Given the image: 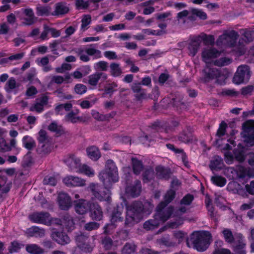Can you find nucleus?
<instances>
[{"label":"nucleus","instance_id":"obj_1","mask_svg":"<svg viewBox=\"0 0 254 254\" xmlns=\"http://www.w3.org/2000/svg\"><path fill=\"white\" fill-rule=\"evenodd\" d=\"M211 238V234L208 231L195 232L191 234L190 239H187L186 242L189 247H190L191 243L198 251L203 252L208 247Z\"/></svg>","mask_w":254,"mask_h":254},{"label":"nucleus","instance_id":"obj_2","mask_svg":"<svg viewBox=\"0 0 254 254\" xmlns=\"http://www.w3.org/2000/svg\"><path fill=\"white\" fill-rule=\"evenodd\" d=\"M99 177L106 187L111 188L119 181L118 168L112 160L106 161L105 170L99 174Z\"/></svg>","mask_w":254,"mask_h":254},{"label":"nucleus","instance_id":"obj_3","mask_svg":"<svg viewBox=\"0 0 254 254\" xmlns=\"http://www.w3.org/2000/svg\"><path fill=\"white\" fill-rule=\"evenodd\" d=\"M204 73L203 80L205 82H208L210 80L216 79V82L222 84L228 77V72L227 71H221L215 67H210L207 65L203 70Z\"/></svg>","mask_w":254,"mask_h":254},{"label":"nucleus","instance_id":"obj_4","mask_svg":"<svg viewBox=\"0 0 254 254\" xmlns=\"http://www.w3.org/2000/svg\"><path fill=\"white\" fill-rule=\"evenodd\" d=\"M103 187L98 184H91L89 186L93 195L99 200L106 201L108 203H110L111 201V197L110 193L107 188L109 187Z\"/></svg>","mask_w":254,"mask_h":254},{"label":"nucleus","instance_id":"obj_5","mask_svg":"<svg viewBox=\"0 0 254 254\" xmlns=\"http://www.w3.org/2000/svg\"><path fill=\"white\" fill-rule=\"evenodd\" d=\"M122 212L119 209V207L115 208L113 210L111 215V223L107 224L104 227V233L109 234L111 229L116 228L118 222H123L124 218L122 216Z\"/></svg>","mask_w":254,"mask_h":254},{"label":"nucleus","instance_id":"obj_6","mask_svg":"<svg viewBox=\"0 0 254 254\" xmlns=\"http://www.w3.org/2000/svg\"><path fill=\"white\" fill-rule=\"evenodd\" d=\"M75 240L78 247L84 252L91 253L93 247L90 243L89 236L84 233H80L75 237Z\"/></svg>","mask_w":254,"mask_h":254},{"label":"nucleus","instance_id":"obj_7","mask_svg":"<svg viewBox=\"0 0 254 254\" xmlns=\"http://www.w3.org/2000/svg\"><path fill=\"white\" fill-rule=\"evenodd\" d=\"M250 73L249 66L247 65L239 66L233 77V82L238 84L243 82L245 80H248L250 76Z\"/></svg>","mask_w":254,"mask_h":254},{"label":"nucleus","instance_id":"obj_8","mask_svg":"<svg viewBox=\"0 0 254 254\" xmlns=\"http://www.w3.org/2000/svg\"><path fill=\"white\" fill-rule=\"evenodd\" d=\"M29 218L34 223L43 224L47 226L51 225V217L48 212H34L29 215Z\"/></svg>","mask_w":254,"mask_h":254},{"label":"nucleus","instance_id":"obj_9","mask_svg":"<svg viewBox=\"0 0 254 254\" xmlns=\"http://www.w3.org/2000/svg\"><path fill=\"white\" fill-rule=\"evenodd\" d=\"M238 36V32L231 30L221 35L218 39V42L220 41L222 44L230 47H234Z\"/></svg>","mask_w":254,"mask_h":254},{"label":"nucleus","instance_id":"obj_10","mask_svg":"<svg viewBox=\"0 0 254 254\" xmlns=\"http://www.w3.org/2000/svg\"><path fill=\"white\" fill-rule=\"evenodd\" d=\"M51 231V238L58 244L64 246L69 243L70 238L64 231H59L55 228H52Z\"/></svg>","mask_w":254,"mask_h":254},{"label":"nucleus","instance_id":"obj_11","mask_svg":"<svg viewBox=\"0 0 254 254\" xmlns=\"http://www.w3.org/2000/svg\"><path fill=\"white\" fill-rule=\"evenodd\" d=\"M231 246L233 251L236 254H246V244L242 234L239 233L236 235V240Z\"/></svg>","mask_w":254,"mask_h":254},{"label":"nucleus","instance_id":"obj_12","mask_svg":"<svg viewBox=\"0 0 254 254\" xmlns=\"http://www.w3.org/2000/svg\"><path fill=\"white\" fill-rule=\"evenodd\" d=\"M173 212V208L169 206L165 208V207L161 206L159 207V204L157 208V212L156 213L155 218H158L160 222H164L166 221L171 216Z\"/></svg>","mask_w":254,"mask_h":254},{"label":"nucleus","instance_id":"obj_13","mask_svg":"<svg viewBox=\"0 0 254 254\" xmlns=\"http://www.w3.org/2000/svg\"><path fill=\"white\" fill-rule=\"evenodd\" d=\"M131 89L137 101H140L148 98L146 90L142 88L140 83L133 82L131 86Z\"/></svg>","mask_w":254,"mask_h":254},{"label":"nucleus","instance_id":"obj_14","mask_svg":"<svg viewBox=\"0 0 254 254\" xmlns=\"http://www.w3.org/2000/svg\"><path fill=\"white\" fill-rule=\"evenodd\" d=\"M202 38L200 36L193 37L190 39L188 46L189 55L194 57L199 49Z\"/></svg>","mask_w":254,"mask_h":254},{"label":"nucleus","instance_id":"obj_15","mask_svg":"<svg viewBox=\"0 0 254 254\" xmlns=\"http://www.w3.org/2000/svg\"><path fill=\"white\" fill-rule=\"evenodd\" d=\"M63 182L68 187H83L86 185V181L78 177L69 176L65 177Z\"/></svg>","mask_w":254,"mask_h":254},{"label":"nucleus","instance_id":"obj_16","mask_svg":"<svg viewBox=\"0 0 254 254\" xmlns=\"http://www.w3.org/2000/svg\"><path fill=\"white\" fill-rule=\"evenodd\" d=\"M141 191V182L138 180H136L133 184L127 186L126 188V193L133 197L139 196Z\"/></svg>","mask_w":254,"mask_h":254},{"label":"nucleus","instance_id":"obj_17","mask_svg":"<svg viewBox=\"0 0 254 254\" xmlns=\"http://www.w3.org/2000/svg\"><path fill=\"white\" fill-rule=\"evenodd\" d=\"M143 208L142 203L141 201H135L127 206V211H130L132 214L141 219Z\"/></svg>","mask_w":254,"mask_h":254},{"label":"nucleus","instance_id":"obj_18","mask_svg":"<svg viewBox=\"0 0 254 254\" xmlns=\"http://www.w3.org/2000/svg\"><path fill=\"white\" fill-rule=\"evenodd\" d=\"M192 132V128L190 127H186V128L179 134L178 137V140L184 143L192 142L193 140Z\"/></svg>","mask_w":254,"mask_h":254},{"label":"nucleus","instance_id":"obj_19","mask_svg":"<svg viewBox=\"0 0 254 254\" xmlns=\"http://www.w3.org/2000/svg\"><path fill=\"white\" fill-rule=\"evenodd\" d=\"M58 201L61 209L63 210H67L71 205L70 196L64 192H61L59 194Z\"/></svg>","mask_w":254,"mask_h":254},{"label":"nucleus","instance_id":"obj_20","mask_svg":"<svg viewBox=\"0 0 254 254\" xmlns=\"http://www.w3.org/2000/svg\"><path fill=\"white\" fill-rule=\"evenodd\" d=\"M74 209L76 213L79 214H85L89 207L88 202L84 199H79L74 201Z\"/></svg>","mask_w":254,"mask_h":254},{"label":"nucleus","instance_id":"obj_21","mask_svg":"<svg viewBox=\"0 0 254 254\" xmlns=\"http://www.w3.org/2000/svg\"><path fill=\"white\" fill-rule=\"evenodd\" d=\"M103 211L101 206L97 203H93L91 205L90 215L92 219L100 221L103 217Z\"/></svg>","mask_w":254,"mask_h":254},{"label":"nucleus","instance_id":"obj_22","mask_svg":"<svg viewBox=\"0 0 254 254\" xmlns=\"http://www.w3.org/2000/svg\"><path fill=\"white\" fill-rule=\"evenodd\" d=\"M156 176L159 179L168 180L172 174L170 169L165 168L161 166L155 168Z\"/></svg>","mask_w":254,"mask_h":254},{"label":"nucleus","instance_id":"obj_23","mask_svg":"<svg viewBox=\"0 0 254 254\" xmlns=\"http://www.w3.org/2000/svg\"><path fill=\"white\" fill-rule=\"evenodd\" d=\"M86 151L88 157L95 161H97L101 156L99 149L95 145L87 147Z\"/></svg>","mask_w":254,"mask_h":254},{"label":"nucleus","instance_id":"obj_24","mask_svg":"<svg viewBox=\"0 0 254 254\" xmlns=\"http://www.w3.org/2000/svg\"><path fill=\"white\" fill-rule=\"evenodd\" d=\"M220 55V52L215 48L205 49L202 53V57L206 63L211 59L217 58Z\"/></svg>","mask_w":254,"mask_h":254},{"label":"nucleus","instance_id":"obj_25","mask_svg":"<svg viewBox=\"0 0 254 254\" xmlns=\"http://www.w3.org/2000/svg\"><path fill=\"white\" fill-rule=\"evenodd\" d=\"M69 10V7L67 6L65 2H58L55 4V9L54 12L52 13V15L56 16L64 15L67 13Z\"/></svg>","mask_w":254,"mask_h":254},{"label":"nucleus","instance_id":"obj_26","mask_svg":"<svg viewBox=\"0 0 254 254\" xmlns=\"http://www.w3.org/2000/svg\"><path fill=\"white\" fill-rule=\"evenodd\" d=\"M26 234L28 237H43L45 235V230L38 226H32L28 229Z\"/></svg>","mask_w":254,"mask_h":254},{"label":"nucleus","instance_id":"obj_27","mask_svg":"<svg viewBox=\"0 0 254 254\" xmlns=\"http://www.w3.org/2000/svg\"><path fill=\"white\" fill-rule=\"evenodd\" d=\"M141 219L134 215L132 214V212L127 211L126 217L125 222V226L126 227H131L137 223Z\"/></svg>","mask_w":254,"mask_h":254},{"label":"nucleus","instance_id":"obj_28","mask_svg":"<svg viewBox=\"0 0 254 254\" xmlns=\"http://www.w3.org/2000/svg\"><path fill=\"white\" fill-rule=\"evenodd\" d=\"M64 161L71 170H73L79 166L80 160L74 155H70Z\"/></svg>","mask_w":254,"mask_h":254},{"label":"nucleus","instance_id":"obj_29","mask_svg":"<svg viewBox=\"0 0 254 254\" xmlns=\"http://www.w3.org/2000/svg\"><path fill=\"white\" fill-rule=\"evenodd\" d=\"M48 129L51 131L55 132L57 136H61L65 133L64 127L58 125L56 122L51 123L49 125Z\"/></svg>","mask_w":254,"mask_h":254},{"label":"nucleus","instance_id":"obj_30","mask_svg":"<svg viewBox=\"0 0 254 254\" xmlns=\"http://www.w3.org/2000/svg\"><path fill=\"white\" fill-rule=\"evenodd\" d=\"M63 225L67 230L71 231L74 228V223L72 217L68 214H65L63 216Z\"/></svg>","mask_w":254,"mask_h":254},{"label":"nucleus","instance_id":"obj_31","mask_svg":"<svg viewBox=\"0 0 254 254\" xmlns=\"http://www.w3.org/2000/svg\"><path fill=\"white\" fill-rule=\"evenodd\" d=\"M23 146L29 151L36 147V142L34 139L29 135H25L22 138Z\"/></svg>","mask_w":254,"mask_h":254},{"label":"nucleus","instance_id":"obj_32","mask_svg":"<svg viewBox=\"0 0 254 254\" xmlns=\"http://www.w3.org/2000/svg\"><path fill=\"white\" fill-rule=\"evenodd\" d=\"M25 250L31 254H42L44 252V250L42 248L35 244L26 245Z\"/></svg>","mask_w":254,"mask_h":254},{"label":"nucleus","instance_id":"obj_33","mask_svg":"<svg viewBox=\"0 0 254 254\" xmlns=\"http://www.w3.org/2000/svg\"><path fill=\"white\" fill-rule=\"evenodd\" d=\"M37 15L48 16L51 13L52 8L49 5H42L38 4L36 8Z\"/></svg>","mask_w":254,"mask_h":254},{"label":"nucleus","instance_id":"obj_34","mask_svg":"<svg viewBox=\"0 0 254 254\" xmlns=\"http://www.w3.org/2000/svg\"><path fill=\"white\" fill-rule=\"evenodd\" d=\"M176 192L175 190L171 189L169 190L164 196V201L159 204V207L161 206L166 207V206L171 202L175 198Z\"/></svg>","mask_w":254,"mask_h":254},{"label":"nucleus","instance_id":"obj_35","mask_svg":"<svg viewBox=\"0 0 254 254\" xmlns=\"http://www.w3.org/2000/svg\"><path fill=\"white\" fill-rule=\"evenodd\" d=\"M160 223V220L158 218H155V215L154 219L149 220L144 222L143 224V228L147 230L154 229L157 227Z\"/></svg>","mask_w":254,"mask_h":254},{"label":"nucleus","instance_id":"obj_36","mask_svg":"<svg viewBox=\"0 0 254 254\" xmlns=\"http://www.w3.org/2000/svg\"><path fill=\"white\" fill-rule=\"evenodd\" d=\"M36 151L42 156L49 154L51 152V148L49 143H39Z\"/></svg>","mask_w":254,"mask_h":254},{"label":"nucleus","instance_id":"obj_37","mask_svg":"<svg viewBox=\"0 0 254 254\" xmlns=\"http://www.w3.org/2000/svg\"><path fill=\"white\" fill-rule=\"evenodd\" d=\"M222 233L225 242L228 244L232 245L236 240V235L234 236L230 229H224Z\"/></svg>","mask_w":254,"mask_h":254},{"label":"nucleus","instance_id":"obj_38","mask_svg":"<svg viewBox=\"0 0 254 254\" xmlns=\"http://www.w3.org/2000/svg\"><path fill=\"white\" fill-rule=\"evenodd\" d=\"M19 86V85L16 83L15 79L11 77L6 82L4 86V89L7 93H10L15 88H18Z\"/></svg>","mask_w":254,"mask_h":254},{"label":"nucleus","instance_id":"obj_39","mask_svg":"<svg viewBox=\"0 0 254 254\" xmlns=\"http://www.w3.org/2000/svg\"><path fill=\"white\" fill-rule=\"evenodd\" d=\"M223 242L217 241L215 242V248L213 254H231V251L227 249L221 248Z\"/></svg>","mask_w":254,"mask_h":254},{"label":"nucleus","instance_id":"obj_40","mask_svg":"<svg viewBox=\"0 0 254 254\" xmlns=\"http://www.w3.org/2000/svg\"><path fill=\"white\" fill-rule=\"evenodd\" d=\"M131 163L134 173L136 175L140 174L143 168L142 162L136 158H132L131 159Z\"/></svg>","mask_w":254,"mask_h":254},{"label":"nucleus","instance_id":"obj_41","mask_svg":"<svg viewBox=\"0 0 254 254\" xmlns=\"http://www.w3.org/2000/svg\"><path fill=\"white\" fill-rule=\"evenodd\" d=\"M111 74L114 77H118L123 73L120 64L116 63H112L110 65Z\"/></svg>","mask_w":254,"mask_h":254},{"label":"nucleus","instance_id":"obj_42","mask_svg":"<svg viewBox=\"0 0 254 254\" xmlns=\"http://www.w3.org/2000/svg\"><path fill=\"white\" fill-rule=\"evenodd\" d=\"M34 164V160L31 156V152L28 151L26 154L24 156L22 166L25 169H28Z\"/></svg>","mask_w":254,"mask_h":254},{"label":"nucleus","instance_id":"obj_43","mask_svg":"<svg viewBox=\"0 0 254 254\" xmlns=\"http://www.w3.org/2000/svg\"><path fill=\"white\" fill-rule=\"evenodd\" d=\"M182 100L183 97L179 95H176L175 97H173L171 99L169 104L177 109L181 108L182 106L185 105Z\"/></svg>","mask_w":254,"mask_h":254},{"label":"nucleus","instance_id":"obj_44","mask_svg":"<svg viewBox=\"0 0 254 254\" xmlns=\"http://www.w3.org/2000/svg\"><path fill=\"white\" fill-rule=\"evenodd\" d=\"M223 160L219 156H215L210 162L209 167L211 170H217L221 168Z\"/></svg>","mask_w":254,"mask_h":254},{"label":"nucleus","instance_id":"obj_45","mask_svg":"<svg viewBox=\"0 0 254 254\" xmlns=\"http://www.w3.org/2000/svg\"><path fill=\"white\" fill-rule=\"evenodd\" d=\"M136 250V246L133 243H127L124 246L122 254H133Z\"/></svg>","mask_w":254,"mask_h":254},{"label":"nucleus","instance_id":"obj_46","mask_svg":"<svg viewBox=\"0 0 254 254\" xmlns=\"http://www.w3.org/2000/svg\"><path fill=\"white\" fill-rule=\"evenodd\" d=\"M94 45H90V48H87L85 50L86 53L90 56H94L95 58H100L102 57L101 52L94 48H92Z\"/></svg>","mask_w":254,"mask_h":254},{"label":"nucleus","instance_id":"obj_47","mask_svg":"<svg viewBox=\"0 0 254 254\" xmlns=\"http://www.w3.org/2000/svg\"><path fill=\"white\" fill-rule=\"evenodd\" d=\"M38 141L39 143H49V136L46 131L41 129L38 133Z\"/></svg>","mask_w":254,"mask_h":254},{"label":"nucleus","instance_id":"obj_48","mask_svg":"<svg viewBox=\"0 0 254 254\" xmlns=\"http://www.w3.org/2000/svg\"><path fill=\"white\" fill-rule=\"evenodd\" d=\"M243 35L244 38H242V41L246 43L252 42L254 39V31L246 30ZM241 40H240L239 42H241Z\"/></svg>","mask_w":254,"mask_h":254},{"label":"nucleus","instance_id":"obj_49","mask_svg":"<svg viewBox=\"0 0 254 254\" xmlns=\"http://www.w3.org/2000/svg\"><path fill=\"white\" fill-rule=\"evenodd\" d=\"M211 180L213 184L220 187L224 186L226 183V179L219 176H213Z\"/></svg>","mask_w":254,"mask_h":254},{"label":"nucleus","instance_id":"obj_50","mask_svg":"<svg viewBox=\"0 0 254 254\" xmlns=\"http://www.w3.org/2000/svg\"><path fill=\"white\" fill-rule=\"evenodd\" d=\"M102 244L106 250H109L113 246V241L110 237L106 236L102 238Z\"/></svg>","mask_w":254,"mask_h":254},{"label":"nucleus","instance_id":"obj_51","mask_svg":"<svg viewBox=\"0 0 254 254\" xmlns=\"http://www.w3.org/2000/svg\"><path fill=\"white\" fill-rule=\"evenodd\" d=\"M154 177V172L152 169H146L143 174V180L145 183L148 182L153 179Z\"/></svg>","mask_w":254,"mask_h":254},{"label":"nucleus","instance_id":"obj_52","mask_svg":"<svg viewBox=\"0 0 254 254\" xmlns=\"http://www.w3.org/2000/svg\"><path fill=\"white\" fill-rule=\"evenodd\" d=\"M231 62V59L224 57L215 60L214 62V64L215 65L218 66H223L230 64Z\"/></svg>","mask_w":254,"mask_h":254},{"label":"nucleus","instance_id":"obj_53","mask_svg":"<svg viewBox=\"0 0 254 254\" xmlns=\"http://www.w3.org/2000/svg\"><path fill=\"white\" fill-rule=\"evenodd\" d=\"M11 150V146L6 142L3 137L0 138V152H4L10 151Z\"/></svg>","mask_w":254,"mask_h":254},{"label":"nucleus","instance_id":"obj_54","mask_svg":"<svg viewBox=\"0 0 254 254\" xmlns=\"http://www.w3.org/2000/svg\"><path fill=\"white\" fill-rule=\"evenodd\" d=\"M143 205V210H142V214L145 215H149L152 212L153 209V204L148 201H146L144 203H142Z\"/></svg>","mask_w":254,"mask_h":254},{"label":"nucleus","instance_id":"obj_55","mask_svg":"<svg viewBox=\"0 0 254 254\" xmlns=\"http://www.w3.org/2000/svg\"><path fill=\"white\" fill-rule=\"evenodd\" d=\"M193 199V195L188 193L183 197L180 201V203L182 205H189L191 204Z\"/></svg>","mask_w":254,"mask_h":254},{"label":"nucleus","instance_id":"obj_56","mask_svg":"<svg viewBox=\"0 0 254 254\" xmlns=\"http://www.w3.org/2000/svg\"><path fill=\"white\" fill-rule=\"evenodd\" d=\"M87 90V87L82 84L78 83L74 86L75 92L79 95H82L86 92Z\"/></svg>","mask_w":254,"mask_h":254},{"label":"nucleus","instance_id":"obj_57","mask_svg":"<svg viewBox=\"0 0 254 254\" xmlns=\"http://www.w3.org/2000/svg\"><path fill=\"white\" fill-rule=\"evenodd\" d=\"M80 170L82 173H84L89 177H92L94 175V170L87 165H83L80 168Z\"/></svg>","mask_w":254,"mask_h":254},{"label":"nucleus","instance_id":"obj_58","mask_svg":"<svg viewBox=\"0 0 254 254\" xmlns=\"http://www.w3.org/2000/svg\"><path fill=\"white\" fill-rule=\"evenodd\" d=\"M237 175L238 178L243 179L248 175V172L244 167L239 166L237 170Z\"/></svg>","mask_w":254,"mask_h":254},{"label":"nucleus","instance_id":"obj_59","mask_svg":"<svg viewBox=\"0 0 254 254\" xmlns=\"http://www.w3.org/2000/svg\"><path fill=\"white\" fill-rule=\"evenodd\" d=\"M108 67V63L105 61H101L95 64V67L96 69L101 71H107Z\"/></svg>","mask_w":254,"mask_h":254},{"label":"nucleus","instance_id":"obj_60","mask_svg":"<svg viewBox=\"0 0 254 254\" xmlns=\"http://www.w3.org/2000/svg\"><path fill=\"white\" fill-rule=\"evenodd\" d=\"M99 224L95 222H90L85 224L84 229L87 231H91L97 229L99 227Z\"/></svg>","mask_w":254,"mask_h":254},{"label":"nucleus","instance_id":"obj_61","mask_svg":"<svg viewBox=\"0 0 254 254\" xmlns=\"http://www.w3.org/2000/svg\"><path fill=\"white\" fill-rule=\"evenodd\" d=\"M88 83L92 86H96L99 80L97 72L90 75L88 77Z\"/></svg>","mask_w":254,"mask_h":254},{"label":"nucleus","instance_id":"obj_62","mask_svg":"<svg viewBox=\"0 0 254 254\" xmlns=\"http://www.w3.org/2000/svg\"><path fill=\"white\" fill-rule=\"evenodd\" d=\"M88 1H85L83 0H76L75 6L77 9H87L89 7Z\"/></svg>","mask_w":254,"mask_h":254},{"label":"nucleus","instance_id":"obj_63","mask_svg":"<svg viewBox=\"0 0 254 254\" xmlns=\"http://www.w3.org/2000/svg\"><path fill=\"white\" fill-rule=\"evenodd\" d=\"M44 185H49L51 186H55L57 184V180L54 176H46L43 180Z\"/></svg>","mask_w":254,"mask_h":254},{"label":"nucleus","instance_id":"obj_64","mask_svg":"<svg viewBox=\"0 0 254 254\" xmlns=\"http://www.w3.org/2000/svg\"><path fill=\"white\" fill-rule=\"evenodd\" d=\"M244 141L248 146H253L254 145V134H245L244 136Z\"/></svg>","mask_w":254,"mask_h":254}]
</instances>
